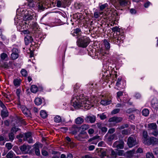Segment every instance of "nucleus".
<instances>
[{"label": "nucleus", "instance_id": "obj_41", "mask_svg": "<svg viewBox=\"0 0 158 158\" xmlns=\"http://www.w3.org/2000/svg\"><path fill=\"white\" fill-rule=\"evenodd\" d=\"M121 133L123 135H128L130 134L129 131L126 129L122 130Z\"/></svg>", "mask_w": 158, "mask_h": 158}, {"label": "nucleus", "instance_id": "obj_22", "mask_svg": "<svg viewBox=\"0 0 158 158\" xmlns=\"http://www.w3.org/2000/svg\"><path fill=\"white\" fill-rule=\"evenodd\" d=\"M84 122V119L81 117H78L75 120V122L77 124H80Z\"/></svg>", "mask_w": 158, "mask_h": 158}, {"label": "nucleus", "instance_id": "obj_49", "mask_svg": "<svg viewBox=\"0 0 158 158\" xmlns=\"http://www.w3.org/2000/svg\"><path fill=\"white\" fill-rule=\"evenodd\" d=\"M124 153V151L123 150H119L117 153V155L119 156H122Z\"/></svg>", "mask_w": 158, "mask_h": 158}, {"label": "nucleus", "instance_id": "obj_60", "mask_svg": "<svg viewBox=\"0 0 158 158\" xmlns=\"http://www.w3.org/2000/svg\"><path fill=\"white\" fill-rule=\"evenodd\" d=\"M99 136L98 135H96L95 136H94L92 137V138L89 139V141H91L93 140H95L96 139H97L99 138Z\"/></svg>", "mask_w": 158, "mask_h": 158}, {"label": "nucleus", "instance_id": "obj_61", "mask_svg": "<svg viewBox=\"0 0 158 158\" xmlns=\"http://www.w3.org/2000/svg\"><path fill=\"white\" fill-rule=\"evenodd\" d=\"M151 3L149 1H148L144 4V6L145 8H148L151 4Z\"/></svg>", "mask_w": 158, "mask_h": 158}, {"label": "nucleus", "instance_id": "obj_27", "mask_svg": "<svg viewBox=\"0 0 158 158\" xmlns=\"http://www.w3.org/2000/svg\"><path fill=\"white\" fill-rule=\"evenodd\" d=\"M42 100L39 98H36L35 100V104L37 105H40L42 103Z\"/></svg>", "mask_w": 158, "mask_h": 158}, {"label": "nucleus", "instance_id": "obj_30", "mask_svg": "<svg viewBox=\"0 0 158 158\" xmlns=\"http://www.w3.org/2000/svg\"><path fill=\"white\" fill-rule=\"evenodd\" d=\"M8 137L9 140L11 141H12L14 139L15 136L14 134L10 132L8 134Z\"/></svg>", "mask_w": 158, "mask_h": 158}, {"label": "nucleus", "instance_id": "obj_28", "mask_svg": "<svg viewBox=\"0 0 158 158\" xmlns=\"http://www.w3.org/2000/svg\"><path fill=\"white\" fill-rule=\"evenodd\" d=\"M54 121L55 122L58 123L61 122V119L60 116L57 115L55 116L54 119Z\"/></svg>", "mask_w": 158, "mask_h": 158}, {"label": "nucleus", "instance_id": "obj_12", "mask_svg": "<svg viewBox=\"0 0 158 158\" xmlns=\"http://www.w3.org/2000/svg\"><path fill=\"white\" fill-rule=\"evenodd\" d=\"M152 107L156 110H158V101L156 98L152 99L151 102Z\"/></svg>", "mask_w": 158, "mask_h": 158}, {"label": "nucleus", "instance_id": "obj_57", "mask_svg": "<svg viewBox=\"0 0 158 158\" xmlns=\"http://www.w3.org/2000/svg\"><path fill=\"white\" fill-rule=\"evenodd\" d=\"M62 2H61L60 0H58L56 2V6L58 7H61Z\"/></svg>", "mask_w": 158, "mask_h": 158}, {"label": "nucleus", "instance_id": "obj_24", "mask_svg": "<svg viewBox=\"0 0 158 158\" xmlns=\"http://www.w3.org/2000/svg\"><path fill=\"white\" fill-rule=\"evenodd\" d=\"M23 19L25 21L31 20L33 18V16L31 15H24L23 17Z\"/></svg>", "mask_w": 158, "mask_h": 158}, {"label": "nucleus", "instance_id": "obj_33", "mask_svg": "<svg viewBox=\"0 0 158 158\" xmlns=\"http://www.w3.org/2000/svg\"><path fill=\"white\" fill-rule=\"evenodd\" d=\"M13 83L15 86L18 87L20 84V81L18 79H16L14 80Z\"/></svg>", "mask_w": 158, "mask_h": 158}, {"label": "nucleus", "instance_id": "obj_2", "mask_svg": "<svg viewBox=\"0 0 158 158\" xmlns=\"http://www.w3.org/2000/svg\"><path fill=\"white\" fill-rule=\"evenodd\" d=\"M90 40L86 36L83 37L78 39L77 41V44L79 47L86 48L89 44Z\"/></svg>", "mask_w": 158, "mask_h": 158}, {"label": "nucleus", "instance_id": "obj_23", "mask_svg": "<svg viewBox=\"0 0 158 158\" xmlns=\"http://www.w3.org/2000/svg\"><path fill=\"white\" fill-rule=\"evenodd\" d=\"M31 91L34 93H36L38 91V88L37 86L35 85H32L31 87Z\"/></svg>", "mask_w": 158, "mask_h": 158}, {"label": "nucleus", "instance_id": "obj_58", "mask_svg": "<svg viewBox=\"0 0 158 158\" xmlns=\"http://www.w3.org/2000/svg\"><path fill=\"white\" fill-rule=\"evenodd\" d=\"M106 156V152L105 151H103L101 152L100 156L102 158Z\"/></svg>", "mask_w": 158, "mask_h": 158}, {"label": "nucleus", "instance_id": "obj_34", "mask_svg": "<svg viewBox=\"0 0 158 158\" xmlns=\"http://www.w3.org/2000/svg\"><path fill=\"white\" fill-rule=\"evenodd\" d=\"M117 153H116L113 150L111 149V153L110 156L111 157L110 158H115L117 156Z\"/></svg>", "mask_w": 158, "mask_h": 158}, {"label": "nucleus", "instance_id": "obj_36", "mask_svg": "<svg viewBox=\"0 0 158 158\" xmlns=\"http://www.w3.org/2000/svg\"><path fill=\"white\" fill-rule=\"evenodd\" d=\"M11 56L12 59L15 60L18 57L19 54L18 53H12L11 55Z\"/></svg>", "mask_w": 158, "mask_h": 158}, {"label": "nucleus", "instance_id": "obj_17", "mask_svg": "<svg viewBox=\"0 0 158 158\" xmlns=\"http://www.w3.org/2000/svg\"><path fill=\"white\" fill-rule=\"evenodd\" d=\"M111 102V100L107 99H105L101 100L100 103L103 105L106 106L110 104Z\"/></svg>", "mask_w": 158, "mask_h": 158}, {"label": "nucleus", "instance_id": "obj_52", "mask_svg": "<svg viewBox=\"0 0 158 158\" xmlns=\"http://www.w3.org/2000/svg\"><path fill=\"white\" fill-rule=\"evenodd\" d=\"M99 116L100 119L102 120L105 119L106 118V115L104 113H102L100 114Z\"/></svg>", "mask_w": 158, "mask_h": 158}, {"label": "nucleus", "instance_id": "obj_8", "mask_svg": "<svg viewBox=\"0 0 158 158\" xmlns=\"http://www.w3.org/2000/svg\"><path fill=\"white\" fill-rule=\"evenodd\" d=\"M20 108L22 112L26 117H30L31 113L28 109L23 105L21 106Z\"/></svg>", "mask_w": 158, "mask_h": 158}, {"label": "nucleus", "instance_id": "obj_48", "mask_svg": "<svg viewBox=\"0 0 158 158\" xmlns=\"http://www.w3.org/2000/svg\"><path fill=\"white\" fill-rule=\"evenodd\" d=\"M35 153L36 155L39 156L40 155V150L38 148H35Z\"/></svg>", "mask_w": 158, "mask_h": 158}, {"label": "nucleus", "instance_id": "obj_25", "mask_svg": "<svg viewBox=\"0 0 158 158\" xmlns=\"http://www.w3.org/2000/svg\"><path fill=\"white\" fill-rule=\"evenodd\" d=\"M103 42L106 50H108L110 48V44L106 39L104 40Z\"/></svg>", "mask_w": 158, "mask_h": 158}, {"label": "nucleus", "instance_id": "obj_7", "mask_svg": "<svg viewBox=\"0 0 158 158\" xmlns=\"http://www.w3.org/2000/svg\"><path fill=\"white\" fill-rule=\"evenodd\" d=\"M31 148V147L30 146L25 144L23 145L20 147V150L22 153L24 154L27 153Z\"/></svg>", "mask_w": 158, "mask_h": 158}, {"label": "nucleus", "instance_id": "obj_15", "mask_svg": "<svg viewBox=\"0 0 158 158\" xmlns=\"http://www.w3.org/2000/svg\"><path fill=\"white\" fill-rule=\"evenodd\" d=\"M33 41V38L29 35H27L24 38V41L26 45L32 42Z\"/></svg>", "mask_w": 158, "mask_h": 158}, {"label": "nucleus", "instance_id": "obj_4", "mask_svg": "<svg viewBox=\"0 0 158 158\" xmlns=\"http://www.w3.org/2000/svg\"><path fill=\"white\" fill-rule=\"evenodd\" d=\"M124 39V37L123 36H122L121 35H119L115 37H114L113 39V42L116 44L119 45L121 43L123 42V40Z\"/></svg>", "mask_w": 158, "mask_h": 158}, {"label": "nucleus", "instance_id": "obj_63", "mask_svg": "<svg viewBox=\"0 0 158 158\" xmlns=\"http://www.w3.org/2000/svg\"><path fill=\"white\" fill-rule=\"evenodd\" d=\"M115 131V129L114 128H112L109 130L108 131V133L112 134Z\"/></svg>", "mask_w": 158, "mask_h": 158}, {"label": "nucleus", "instance_id": "obj_44", "mask_svg": "<svg viewBox=\"0 0 158 158\" xmlns=\"http://www.w3.org/2000/svg\"><path fill=\"white\" fill-rule=\"evenodd\" d=\"M143 139H145L148 138V134L147 131H143Z\"/></svg>", "mask_w": 158, "mask_h": 158}, {"label": "nucleus", "instance_id": "obj_43", "mask_svg": "<svg viewBox=\"0 0 158 158\" xmlns=\"http://www.w3.org/2000/svg\"><path fill=\"white\" fill-rule=\"evenodd\" d=\"M21 73L23 76H26L27 75V71L24 69L21 70Z\"/></svg>", "mask_w": 158, "mask_h": 158}, {"label": "nucleus", "instance_id": "obj_39", "mask_svg": "<svg viewBox=\"0 0 158 158\" xmlns=\"http://www.w3.org/2000/svg\"><path fill=\"white\" fill-rule=\"evenodd\" d=\"M120 111V109L115 108L112 111L111 113L112 114H114L118 113Z\"/></svg>", "mask_w": 158, "mask_h": 158}, {"label": "nucleus", "instance_id": "obj_11", "mask_svg": "<svg viewBox=\"0 0 158 158\" xmlns=\"http://www.w3.org/2000/svg\"><path fill=\"white\" fill-rule=\"evenodd\" d=\"M85 120L87 123L90 122L93 123L95 121L96 117L94 115L87 116L85 118Z\"/></svg>", "mask_w": 158, "mask_h": 158}, {"label": "nucleus", "instance_id": "obj_46", "mask_svg": "<svg viewBox=\"0 0 158 158\" xmlns=\"http://www.w3.org/2000/svg\"><path fill=\"white\" fill-rule=\"evenodd\" d=\"M31 136V133L29 132L25 133V137L24 138V140H25V139H27V138H29Z\"/></svg>", "mask_w": 158, "mask_h": 158}, {"label": "nucleus", "instance_id": "obj_26", "mask_svg": "<svg viewBox=\"0 0 158 158\" xmlns=\"http://www.w3.org/2000/svg\"><path fill=\"white\" fill-rule=\"evenodd\" d=\"M15 155L14 152L12 151H10L7 154L6 157L7 158H13Z\"/></svg>", "mask_w": 158, "mask_h": 158}, {"label": "nucleus", "instance_id": "obj_59", "mask_svg": "<svg viewBox=\"0 0 158 158\" xmlns=\"http://www.w3.org/2000/svg\"><path fill=\"white\" fill-rule=\"evenodd\" d=\"M123 95V92L122 91H119L117 93V98H118Z\"/></svg>", "mask_w": 158, "mask_h": 158}, {"label": "nucleus", "instance_id": "obj_1", "mask_svg": "<svg viewBox=\"0 0 158 158\" xmlns=\"http://www.w3.org/2000/svg\"><path fill=\"white\" fill-rule=\"evenodd\" d=\"M73 106L76 108L83 107L85 109L89 110L93 105L88 99L87 97H84L83 95H78L74 94L71 101Z\"/></svg>", "mask_w": 158, "mask_h": 158}, {"label": "nucleus", "instance_id": "obj_19", "mask_svg": "<svg viewBox=\"0 0 158 158\" xmlns=\"http://www.w3.org/2000/svg\"><path fill=\"white\" fill-rule=\"evenodd\" d=\"M150 143H148V144L154 145L158 143V139L154 137H150Z\"/></svg>", "mask_w": 158, "mask_h": 158}, {"label": "nucleus", "instance_id": "obj_64", "mask_svg": "<svg viewBox=\"0 0 158 158\" xmlns=\"http://www.w3.org/2000/svg\"><path fill=\"white\" fill-rule=\"evenodd\" d=\"M94 132V130L92 128H90L88 130V133L89 135L92 134Z\"/></svg>", "mask_w": 158, "mask_h": 158}, {"label": "nucleus", "instance_id": "obj_31", "mask_svg": "<svg viewBox=\"0 0 158 158\" xmlns=\"http://www.w3.org/2000/svg\"><path fill=\"white\" fill-rule=\"evenodd\" d=\"M27 5L30 7H32L34 6L35 5L33 0H28V1Z\"/></svg>", "mask_w": 158, "mask_h": 158}, {"label": "nucleus", "instance_id": "obj_21", "mask_svg": "<svg viewBox=\"0 0 158 158\" xmlns=\"http://www.w3.org/2000/svg\"><path fill=\"white\" fill-rule=\"evenodd\" d=\"M1 116L2 118H4L8 116V112L7 110H2L1 112Z\"/></svg>", "mask_w": 158, "mask_h": 158}, {"label": "nucleus", "instance_id": "obj_20", "mask_svg": "<svg viewBox=\"0 0 158 158\" xmlns=\"http://www.w3.org/2000/svg\"><path fill=\"white\" fill-rule=\"evenodd\" d=\"M135 150L134 149H133L132 150L128 151L126 152V155L127 157L131 158L135 153Z\"/></svg>", "mask_w": 158, "mask_h": 158}, {"label": "nucleus", "instance_id": "obj_10", "mask_svg": "<svg viewBox=\"0 0 158 158\" xmlns=\"http://www.w3.org/2000/svg\"><path fill=\"white\" fill-rule=\"evenodd\" d=\"M105 140L107 142H110L114 139H117V136L116 134H113L109 136L106 135L105 136Z\"/></svg>", "mask_w": 158, "mask_h": 158}, {"label": "nucleus", "instance_id": "obj_51", "mask_svg": "<svg viewBox=\"0 0 158 158\" xmlns=\"http://www.w3.org/2000/svg\"><path fill=\"white\" fill-rule=\"evenodd\" d=\"M41 153L42 155L44 156H46L48 155V152L43 149L42 150Z\"/></svg>", "mask_w": 158, "mask_h": 158}, {"label": "nucleus", "instance_id": "obj_35", "mask_svg": "<svg viewBox=\"0 0 158 158\" xmlns=\"http://www.w3.org/2000/svg\"><path fill=\"white\" fill-rule=\"evenodd\" d=\"M142 113L143 115L145 116H147L149 114V110L147 109H144L143 110Z\"/></svg>", "mask_w": 158, "mask_h": 158}, {"label": "nucleus", "instance_id": "obj_56", "mask_svg": "<svg viewBox=\"0 0 158 158\" xmlns=\"http://www.w3.org/2000/svg\"><path fill=\"white\" fill-rule=\"evenodd\" d=\"M24 140L27 141L29 143H33V139L31 136L29 138L25 139Z\"/></svg>", "mask_w": 158, "mask_h": 158}, {"label": "nucleus", "instance_id": "obj_6", "mask_svg": "<svg viewBox=\"0 0 158 158\" xmlns=\"http://www.w3.org/2000/svg\"><path fill=\"white\" fill-rule=\"evenodd\" d=\"M129 0H113V2H116L121 6H127L129 2Z\"/></svg>", "mask_w": 158, "mask_h": 158}, {"label": "nucleus", "instance_id": "obj_50", "mask_svg": "<svg viewBox=\"0 0 158 158\" xmlns=\"http://www.w3.org/2000/svg\"><path fill=\"white\" fill-rule=\"evenodd\" d=\"M128 127V125L127 124H123L122 126L118 128V129L119 130L125 128L127 127Z\"/></svg>", "mask_w": 158, "mask_h": 158}, {"label": "nucleus", "instance_id": "obj_14", "mask_svg": "<svg viewBox=\"0 0 158 158\" xmlns=\"http://www.w3.org/2000/svg\"><path fill=\"white\" fill-rule=\"evenodd\" d=\"M85 134L83 132H81L77 135H75V138L78 140L81 141L85 138Z\"/></svg>", "mask_w": 158, "mask_h": 158}, {"label": "nucleus", "instance_id": "obj_47", "mask_svg": "<svg viewBox=\"0 0 158 158\" xmlns=\"http://www.w3.org/2000/svg\"><path fill=\"white\" fill-rule=\"evenodd\" d=\"M107 4L106 3L100 6V9L101 10H103L107 6Z\"/></svg>", "mask_w": 158, "mask_h": 158}, {"label": "nucleus", "instance_id": "obj_16", "mask_svg": "<svg viewBox=\"0 0 158 158\" xmlns=\"http://www.w3.org/2000/svg\"><path fill=\"white\" fill-rule=\"evenodd\" d=\"M157 126L155 123H152L149 124L148 125V131L152 130H155L157 129Z\"/></svg>", "mask_w": 158, "mask_h": 158}, {"label": "nucleus", "instance_id": "obj_5", "mask_svg": "<svg viewBox=\"0 0 158 158\" xmlns=\"http://www.w3.org/2000/svg\"><path fill=\"white\" fill-rule=\"evenodd\" d=\"M127 143L130 148H132L137 144L135 139L132 137H129L128 139Z\"/></svg>", "mask_w": 158, "mask_h": 158}, {"label": "nucleus", "instance_id": "obj_9", "mask_svg": "<svg viewBox=\"0 0 158 158\" xmlns=\"http://www.w3.org/2000/svg\"><path fill=\"white\" fill-rule=\"evenodd\" d=\"M123 118L121 117L114 116L110 118L108 121L110 123H118L121 122Z\"/></svg>", "mask_w": 158, "mask_h": 158}, {"label": "nucleus", "instance_id": "obj_38", "mask_svg": "<svg viewBox=\"0 0 158 158\" xmlns=\"http://www.w3.org/2000/svg\"><path fill=\"white\" fill-rule=\"evenodd\" d=\"M20 129L18 128H17L16 127H12L11 129L10 132H12V133L14 134H16V132Z\"/></svg>", "mask_w": 158, "mask_h": 158}, {"label": "nucleus", "instance_id": "obj_62", "mask_svg": "<svg viewBox=\"0 0 158 158\" xmlns=\"http://www.w3.org/2000/svg\"><path fill=\"white\" fill-rule=\"evenodd\" d=\"M143 152V150L142 148H138L136 151V153H141Z\"/></svg>", "mask_w": 158, "mask_h": 158}, {"label": "nucleus", "instance_id": "obj_18", "mask_svg": "<svg viewBox=\"0 0 158 158\" xmlns=\"http://www.w3.org/2000/svg\"><path fill=\"white\" fill-rule=\"evenodd\" d=\"M81 31L79 28H76L74 30L73 33V36L79 37L81 35Z\"/></svg>", "mask_w": 158, "mask_h": 158}, {"label": "nucleus", "instance_id": "obj_54", "mask_svg": "<svg viewBox=\"0 0 158 158\" xmlns=\"http://www.w3.org/2000/svg\"><path fill=\"white\" fill-rule=\"evenodd\" d=\"M7 57V55L5 53H2L1 54V58L2 60H4Z\"/></svg>", "mask_w": 158, "mask_h": 158}, {"label": "nucleus", "instance_id": "obj_29", "mask_svg": "<svg viewBox=\"0 0 158 158\" xmlns=\"http://www.w3.org/2000/svg\"><path fill=\"white\" fill-rule=\"evenodd\" d=\"M89 127V125L85 124L82 125L80 127V128L82 131H85L88 129Z\"/></svg>", "mask_w": 158, "mask_h": 158}, {"label": "nucleus", "instance_id": "obj_40", "mask_svg": "<svg viewBox=\"0 0 158 158\" xmlns=\"http://www.w3.org/2000/svg\"><path fill=\"white\" fill-rule=\"evenodd\" d=\"M5 146L8 150H10L12 148L13 145L11 143H7L5 144Z\"/></svg>", "mask_w": 158, "mask_h": 158}, {"label": "nucleus", "instance_id": "obj_55", "mask_svg": "<svg viewBox=\"0 0 158 158\" xmlns=\"http://www.w3.org/2000/svg\"><path fill=\"white\" fill-rule=\"evenodd\" d=\"M151 134L154 135L155 136H156L158 135V132L157 131V130H154L151 133Z\"/></svg>", "mask_w": 158, "mask_h": 158}, {"label": "nucleus", "instance_id": "obj_42", "mask_svg": "<svg viewBox=\"0 0 158 158\" xmlns=\"http://www.w3.org/2000/svg\"><path fill=\"white\" fill-rule=\"evenodd\" d=\"M150 138L149 139H148L147 138L146 139H145L143 140V143L148 145H150V144H148V143H150Z\"/></svg>", "mask_w": 158, "mask_h": 158}, {"label": "nucleus", "instance_id": "obj_32", "mask_svg": "<svg viewBox=\"0 0 158 158\" xmlns=\"http://www.w3.org/2000/svg\"><path fill=\"white\" fill-rule=\"evenodd\" d=\"M41 116L43 118H45L47 116L46 112L44 110H41L40 112Z\"/></svg>", "mask_w": 158, "mask_h": 158}, {"label": "nucleus", "instance_id": "obj_3", "mask_svg": "<svg viewBox=\"0 0 158 158\" xmlns=\"http://www.w3.org/2000/svg\"><path fill=\"white\" fill-rule=\"evenodd\" d=\"M124 142L121 140H119L115 142L113 145V147L117 149H123L124 147Z\"/></svg>", "mask_w": 158, "mask_h": 158}, {"label": "nucleus", "instance_id": "obj_53", "mask_svg": "<svg viewBox=\"0 0 158 158\" xmlns=\"http://www.w3.org/2000/svg\"><path fill=\"white\" fill-rule=\"evenodd\" d=\"M112 30L114 32H118L119 31V29L118 27L116 26L115 27H113L112 28Z\"/></svg>", "mask_w": 158, "mask_h": 158}, {"label": "nucleus", "instance_id": "obj_45", "mask_svg": "<svg viewBox=\"0 0 158 158\" xmlns=\"http://www.w3.org/2000/svg\"><path fill=\"white\" fill-rule=\"evenodd\" d=\"M37 5L39 9L42 10H44V8L43 6V5L42 3H38Z\"/></svg>", "mask_w": 158, "mask_h": 158}, {"label": "nucleus", "instance_id": "obj_37", "mask_svg": "<svg viewBox=\"0 0 158 158\" xmlns=\"http://www.w3.org/2000/svg\"><path fill=\"white\" fill-rule=\"evenodd\" d=\"M147 158H154V156L152 152H148L146 154Z\"/></svg>", "mask_w": 158, "mask_h": 158}, {"label": "nucleus", "instance_id": "obj_13", "mask_svg": "<svg viewBox=\"0 0 158 158\" xmlns=\"http://www.w3.org/2000/svg\"><path fill=\"white\" fill-rule=\"evenodd\" d=\"M70 130L71 131L70 133L75 135L79 130V128L76 125H74L70 128Z\"/></svg>", "mask_w": 158, "mask_h": 158}]
</instances>
